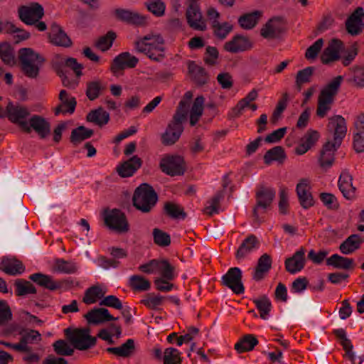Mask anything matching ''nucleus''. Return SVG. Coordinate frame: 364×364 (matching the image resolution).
I'll return each mask as SVG.
<instances>
[{
    "label": "nucleus",
    "mask_w": 364,
    "mask_h": 364,
    "mask_svg": "<svg viewBox=\"0 0 364 364\" xmlns=\"http://www.w3.org/2000/svg\"><path fill=\"white\" fill-rule=\"evenodd\" d=\"M328 130L333 134V139L328 140L320 151L318 163L323 169L331 168L335 161V153L341 146L347 133L345 119L341 115L329 118Z\"/></svg>",
    "instance_id": "f257e3e1"
},
{
    "label": "nucleus",
    "mask_w": 364,
    "mask_h": 364,
    "mask_svg": "<svg viewBox=\"0 0 364 364\" xmlns=\"http://www.w3.org/2000/svg\"><path fill=\"white\" fill-rule=\"evenodd\" d=\"M52 67L61 78L62 83L65 87L73 89L77 86L78 81L72 79L68 71V69L72 70L77 77L82 75L83 66L77 61L76 58L57 55L52 61Z\"/></svg>",
    "instance_id": "f03ea898"
},
{
    "label": "nucleus",
    "mask_w": 364,
    "mask_h": 364,
    "mask_svg": "<svg viewBox=\"0 0 364 364\" xmlns=\"http://www.w3.org/2000/svg\"><path fill=\"white\" fill-rule=\"evenodd\" d=\"M187 103L181 100L173 116L172 119L168 123L167 127L161 135V144L164 146H172L180 139L183 132V123L187 118Z\"/></svg>",
    "instance_id": "7ed1b4c3"
},
{
    "label": "nucleus",
    "mask_w": 364,
    "mask_h": 364,
    "mask_svg": "<svg viewBox=\"0 0 364 364\" xmlns=\"http://www.w3.org/2000/svg\"><path fill=\"white\" fill-rule=\"evenodd\" d=\"M139 53H145L151 60L156 62L165 58L164 40L161 35L146 36L134 43Z\"/></svg>",
    "instance_id": "20e7f679"
},
{
    "label": "nucleus",
    "mask_w": 364,
    "mask_h": 364,
    "mask_svg": "<svg viewBox=\"0 0 364 364\" xmlns=\"http://www.w3.org/2000/svg\"><path fill=\"white\" fill-rule=\"evenodd\" d=\"M158 195L151 186L142 183L137 187L132 196L134 207L143 213H148L155 207Z\"/></svg>",
    "instance_id": "39448f33"
},
{
    "label": "nucleus",
    "mask_w": 364,
    "mask_h": 364,
    "mask_svg": "<svg viewBox=\"0 0 364 364\" xmlns=\"http://www.w3.org/2000/svg\"><path fill=\"white\" fill-rule=\"evenodd\" d=\"M343 79L341 75L334 77L321 90L316 109V114L320 118L324 117L331 109Z\"/></svg>",
    "instance_id": "423d86ee"
},
{
    "label": "nucleus",
    "mask_w": 364,
    "mask_h": 364,
    "mask_svg": "<svg viewBox=\"0 0 364 364\" xmlns=\"http://www.w3.org/2000/svg\"><path fill=\"white\" fill-rule=\"evenodd\" d=\"M18 58L23 74L28 77L36 78L40 67L45 60L44 58L29 48H21L18 51Z\"/></svg>",
    "instance_id": "0eeeda50"
},
{
    "label": "nucleus",
    "mask_w": 364,
    "mask_h": 364,
    "mask_svg": "<svg viewBox=\"0 0 364 364\" xmlns=\"http://www.w3.org/2000/svg\"><path fill=\"white\" fill-rule=\"evenodd\" d=\"M64 334L73 348L80 350H86L96 344L97 339L90 335L89 328H67Z\"/></svg>",
    "instance_id": "6e6552de"
},
{
    "label": "nucleus",
    "mask_w": 364,
    "mask_h": 364,
    "mask_svg": "<svg viewBox=\"0 0 364 364\" xmlns=\"http://www.w3.org/2000/svg\"><path fill=\"white\" fill-rule=\"evenodd\" d=\"M276 192L275 190L270 187H267L260 185L256 191V204L253 208L252 215L255 220L258 223H260L259 217V210H262V213H265L266 210L271 206L274 198Z\"/></svg>",
    "instance_id": "1a4fd4ad"
},
{
    "label": "nucleus",
    "mask_w": 364,
    "mask_h": 364,
    "mask_svg": "<svg viewBox=\"0 0 364 364\" xmlns=\"http://www.w3.org/2000/svg\"><path fill=\"white\" fill-rule=\"evenodd\" d=\"M159 168L168 176H182L186 171V163L181 156L165 155L160 161Z\"/></svg>",
    "instance_id": "9d476101"
},
{
    "label": "nucleus",
    "mask_w": 364,
    "mask_h": 364,
    "mask_svg": "<svg viewBox=\"0 0 364 364\" xmlns=\"http://www.w3.org/2000/svg\"><path fill=\"white\" fill-rule=\"evenodd\" d=\"M104 222L109 229L117 233H126L129 230V225L125 214L118 209L105 211Z\"/></svg>",
    "instance_id": "9b49d317"
},
{
    "label": "nucleus",
    "mask_w": 364,
    "mask_h": 364,
    "mask_svg": "<svg viewBox=\"0 0 364 364\" xmlns=\"http://www.w3.org/2000/svg\"><path fill=\"white\" fill-rule=\"evenodd\" d=\"M50 123L43 116L32 115L22 129L26 133L34 131L41 139L47 138L50 134Z\"/></svg>",
    "instance_id": "f8f14e48"
},
{
    "label": "nucleus",
    "mask_w": 364,
    "mask_h": 364,
    "mask_svg": "<svg viewBox=\"0 0 364 364\" xmlns=\"http://www.w3.org/2000/svg\"><path fill=\"white\" fill-rule=\"evenodd\" d=\"M6 116L9 120L17 124L22 130L24 124H26V119L31 115L29 109L18 102L14 103L9 102L6 107Z\"/></svg>",
    "instance_id": "ddd939ff"
},
{
    "label": "nucleus",
    "mask_w": 364,
    "mask_h": 364,
    "mask_svg": "<svg viewBox=\"0 0 364 364\" xmlns=\"http://www.w3.org/2000/svg\"><path fill=\"white\" fill-rule=\"evenodd\" d=\"M44 15L43 6L38 3H31L29 6H21L18 9L20 19L28 25H33Z\"/></svg>",
    "instance_id": "4468645a"
},
{
    "label": "nucleus",
    "mask_w": 364,
    "mask_h": 364,
    "mask_svg": "<svg viewBox=\"0 0 364 364\" xmlns=\"http://www.w3.org/2000/svg\"><path fill=\"white\" fill-rule=\"evenodd\" d=\"M242 271L238 267H231L222 277V284L230 289L235 294H241L245 291L242 282Z\"/></svg>",
    "instance_id": "2eb2a0df"
},
{
    "label": "nucleus",
    "mask_w": 364,
    "mask_h": 364,
    "mask_svg": "<svg viewBox=\"0 0 364 364\" xmlns=\"http://www.w3.org/2000/svg\"><path fill=\"white\" fill-rule=\"evenodd\" d=\"M286 31V23L282 17L270 18L261 28L260 34L266 39L279 38Z\"/></svg>",
    "instance_id": "dca6fc26"
},
{
    "label": "nucleus",
    "mask_w": 364,
    "mask_h": 364,
    "mask_svg": "<svg viewBox=\"0 0 364 364\" xmlns=\"http://www.w3.org/2000/svg\"><path fill=\"white\" fill-rule=\"evenodd\" d=\"M253 48V42L251 39L244 35H235L230 41L223 45V50L230 53H242Z\"/></svg>",
    "instance_id": "f3484780"
},
{
    "label": "nucleus",
    "mask_w": 364,
    "mask_h": 364,
    "mask_svg": "<svg viewBox=\"0 0 364 364\" xmlns=\"http://www.w3.org/2000/svg\"><path fill=\"white\" fill-rule=\"evenodd\" d=\"M187 23L195 31H205L207 24L198 4H188L186 11Z\"/></svg>",
    "instance_id": "a211bd4d"
},
{
    "label": "nucleus",
    "mask_w": 364,
    "mask_h": 364,
    "mask_svg": "<svg viewBox=\"0 0 364 364\" xmlns=\"http://www.w3.org/2000/svg\"><path fill=\"white\" fill-rule=\"evenodd\" d=\"M311 189L310 181L307 178L300 179L296 185V195L299 204L304 209H309L315 204Z\"/></svg>",
    "instance_id": "6ab92c4d"
},
{
    "label": "nucleus",
    "mask_w": 364,
    "mask_h": 364,
    "mask_svg": "<svg viewBox=\"0 0 364 364\" xmlns=\"http://www.w3.org/2000/svg\"><path fill=\"white\" fill-rule=\"evenodd\" d=\"M139 59L128 52H124L116 56L112 63L110 70L117 74L126 68H134L136 66Z\"/></svg>",
    "instance_id": "aec40b11"
},
{
    "label": "nucleus",
    "mask_w": 364,
    "mask_h": 364,
    "mask_svg": "<svg viewBox=\"0 0 364 364\" xmlns=\"http://www.w3.org/2000/svg\"><path fill=\"white\" fill-rule=\"evenodd\" d=\"M346 30L351 35H358L364 27V11L358 7L346 21Z\"/></svg>",
    "instance_id": "412c9836"
},
{
    "label": "nucleus",
    "mask_w": 364,
    "mask_h": 364,
    "mask_svg": "<svg viewBox=\"0 0 364 364\" xmlns=\"http://www.w3.org/2000/svg\"><path fill=\"white\" fill-rule=\"evenodd\" d=\"M353 147L357 153L364 151V114H360L354 122Z\"/></svg>",
    "instance_id": "4be33fe9"
},
{
    "label": "nucleus",
    "mask_w": 364,
    "mask_h": 364,
    "mask_svg": "<svg viewBox=\"0 0 364 364\" xmlns=\"http://www.w3.org/2000/svg\"><path fill=\"white\" fill-rule=\"evenodd\" d=\"M117 19L129 24L136 26H145L147 23V18L145 16L124 9H117L114 11Z\"/></svg>",
    "instance_id": "5701e85b"
},
{
    "label": "nucleus",
    "mask_w": 364,
    "mask_h": 364,
    "mask_svg": "<svg viewBox=\"0 0 364 364\" xmlns=\"http://www.w3.org/2000/svg\"><path fill=\"white\" fill-rule=\"evenodd\" d=\"M0 270L6 274L16 276L23 273L26 267L21 261L16 257H4L0 262Z\"/></svg>",
    "instance_id": "b1692460"
},
{
    "label": "nucleus",
    "mask_w": 364,
    "mask_h": 364,
    "mask_svg": "<svg viewBox=\"0 0 364 364\" xmlns=\"http://www.w3.org/2000/svg\"><path fill=\"white\" fill-rule=\"evenodd\" d=\"M85 318L88 323L94 325L118 319L117 317L112 316L108 309L105 308H95L88 311L85 315Z\"/></svg>",
    "instance_id": "393cba45"
},
{
    "label": "nucleus",
    "mask_w": 364,
    "mask_h": 364,
    "mask_svg": "<svg viewBox=\"0 0 364 364\" xmlns=\"http://www.w3.org/2000/svg\"><path fill=\"white\" fill-rule=\"evenodd\" d=\"M305 250L301 247L291 257L286 259V270L290 274H295L302 270L305 266Z\"/></svg>",
    "instance_id": "a878e982"
},
{
    "label": "nucleus",
    "mask_w": 364,
    "mask_h": 364,
    "mask_svg": "<svg viewBox=\"0 0 364 364\" xmlns=\"http://www.w3.org/2000/svg\"><path fill=\"white\" fill-rule=\"evenodd\" d=\"M49 38L53 44L58 46L69 48L73 44L69 36L65 33L63 28L55 23L51 25Z\"/></svg>",
    "instance_id": "bb28decb"
},
{
    "label": "nucleus",
    "mask_w": 364,
    "mask_h": 364,
    "mask_svg": "<svg viewBox=\"0 0 364 364\" xmlns=\"http://www.w3.org/2000/svg\"><path fill=\"white\" fill-rule=\"evenodd\" d=\"M141 164L142 160L139 156H134L118 165L117 172L122 178L130 177L141 166Z\"/></svg>",
    "instance_id": "cd10ccee"
},
{
    "label": "nucleus",
    "mask_w": 364,
    "mask_h": 364,
    "mask_svg": "<svg viewBox=\"0 0 364 364\" xmlns=\"http://www.w3.org/2000/svg\"><path fill=\"white\" fill-rule=\"evenodd\" d=\"M319 133L313 129H309L301 139L300 144L295 148V153L302 155L314 146L319 139Z\"/></svg>",
    "instance_id": "c85d7f7f"
},
{
    "label": "nucleus",
    "mask_w": 364,
    "mask_h": 364,
    "mask_svg": "<svg viewBox=\"0 0 364 364\" xmlns=\"http://www.w3.org/2000/svg\"><path fill=\"white\" fill-rule=\"evenodd\" d=\"M272 259L271 256L267 253L263 254L258 259L252 275L253 279L257 282L262 280L272 268Z\"/></svg>",
    "instance_id": "c756f323"
},
{
    "label": "nucleus",
    "mask_w": 364,
    "mask_h": 364,
    "mask_svg": "<svg viewBox=\"0 0 364 364\" xmlns=\"http://www.w3.org/2000/svg\"><path fill=\"white\" fill-rule=\"evenodd\" d=\"M60 104L55 108V114H73L75 112L77 102L75 97H69L68 92L62 90L59 94Z\"/></svg>",
    "instance_id": "7c9ffc66"
},
{
    "label": "nucleus",
    "mask_w": 364,
    "mask_h": 364,
    "mask_svg": "<svg viewBox=\"0 0 364 364\" xmlns=\"http://www.w3.org/2000/svg\"><path fill=\"white\" fill-rule=\"evenodd\" d=\"M343 46L341 41L333 39L327 48H325L321 56V62L323 64H328L340 58L339 51Z\"/></svg>",
    "instance_id": "2f4dec72"
},
{
    "label": "nucleus",
    "mask_w": 364,
    "mask_h": 364,
    "mask_svg": "<svg viewBox=\"0 0 364 364\" xmlns=\"http://www.w3.org/2000/svg\"><path fill=\"white\" fill-rule=\"evenodd\" d=\"M259 246V241L255 235H250L241 243L237 249L235 257L242 259Z\"/></svg>",
    "instance_id": "473e14b6"
},
{
    "label": "nucleus",
    "mask_w": 364,
    "mask_h": 364,
    "mask_svg": "<svg viewBox=\"0 0 364 364\" xmlns=\"http://www.w3.org/2000/svg\"><path fill=\"white\" fill-rule=\"evenodd\" d=\"M21 338L19 344L23 347L21 351H29L31 347L28 344L38 343L41 341V334L36 330L23 329L20 331Z\"/></svg>",
    "instance_id": "72a5a7b5"
},
{
    "label": "nucleus",
    "mask_w": 364,
    "mask_h": 364,
    "mask_svg": "<svg viewBox=\"0 0 364 364\" xmlns=\"http://www.w3.org/2000/svg\"><path fill=\"white\" fill-rule=\"evenodd\" d=\"M29 279L35 282L38 286L50 291H55L61 287V284L58 282L54 281L51 276L40 272L31 274L29 276Z\"/></svg>",
    "instance_id": "f704fd0d"
},
{
    "label": "nucleus",
    "mask_w": 364,
    "mask_h": 364,
    "mask_svg": "<svg viewBox=\"0 0 364 364\" xmlns=\"http://www.w3.org/2000/svg\"><path fill=\"white\" fill-rule=\"evenodd\" d=\"M338 187L346 198L352 199L354 198L355 188L353 186V177L349 173H341L338 179Z\"/></svg>",
    "instance_id": "c9c22d12"
},
{
    "label": "nucleus",
    "mask_w": 364,
    "mask_h": 364,
    "mask_svg": "<svg viewBox=\"0 0 364 364\" xmlns=\"http://www.w3.org/2000/svg\"><path fill=\"white\" fill-rule=\"evenodd\" d=\"M107 351L118 357L129 358L136 351L135 342L133 339L129 338L119 347L107 348Z\"/></svg>",
    "instance_id": "e433bc0d"
},
{
    "label": "nucleus",
    "mask_w": 364,
    "mask_h": 364,
    "mask_svg": "<svg viewBox=\"0 0 364 364\" xmlns=\"http://www.w3.org/2000/svg\"><path fill=\"white\" fill-rule=\"evenodd\" d=\"M188 68L192 79L197 85H203L208 82V75L203 67L197 65L194 61H190Z\"/></svg>",
    "instance_id": "4c0bfd02"
},
{
    "label": "nucleus",
    "mask_w": 364,
    "mask_h": 364,
    "mask_svg": "<svg viewBox=\"0 0 364 364\" xmlns=\"http://www.w3.org/2000/svg\"><path fill=\"white\" fill-rule=\"evenodd\" d=\"M87 122H92L95 124L102 127L106 125L109 119V114L102 107H100L95 109L91 110L86 117Z\"/></svg>",
    "instance_id": "58836bf2"
},
{
    "label": "nucleus",
    "mask_w": 364,
    "mask_h": 364,
    "mask_svg": "<svg viewBox=\"0 0 364 364\" xmlns=\"http://www.w3.org/2000/svg\"><path fill=\"white\" fill-rule=\"evenodd\" d=\"M363 240L358 235L353 234L340 245L339 250L344 255H350L358 250Z\"/></svg>",
    "instance_id": "ea45409f"
},
{
    "label": "nucleus",
    "mask_w": 364,
    "mask_h": 364,
    "mask_svg": "<svg viewBox=\"0 0 364 364\" xmlns=\"http://www.w3.org/2000/svg\"><path fill=\"white\" fill-rule=\"evenodd\" d=\"M326 264L336 269H350L354 268V260L334 254L326 259Z\"/></svg>",
    "instance_id": "a19ab883"
},
{
    "label": "nucleus",
    "mask_w": 364,
    "mask_h": 364,
    "mask_svg": "<svg viewBox=\"0 0 364 364\" xmlns=\"http://www.w3.org/2000/svg\"><path fill=\"white\" fill-rule=\"evenodd\" d=\"M262 16V11H254L241 16L238 18V23L242 28L250 30L257 24Z\"/></svg>",
    "instance_id": "79ce46f5"
},
{
    "label": "nucleus",
    "mask_w": 364,
    "mask_h": 364,
    "mask_svg": "<svg viewBox=\"0 0 364 364\" xmlns=\"http://www.w3.org/2000/svg\"><path fill=\"white\" fill-rule=\"evenodd\" d=\"M258 344V340L252 334L245 335L235 344V349L238 353L250 351Z\"/></svg>",
    "instance_id": "37998d69"
},
{
    "label": "nucleus",
    "mask_w": 364,
    "mask_h": 364,
    "mask_svg": "<svg viewBox=\"0 0 364 364\" xmlns=\"http://www.w3.org/2000/svg\"><path fill=\"white\" fill-rule=\"evenodd\" d=\"M258 96L256 90H251L245 97L240 100L237 104L232 109L231 116L232 117H240L243 110L250 105V103L257 99Z\"/></svg>",
    "instance_id": "c03bdc74"
},
{
    "label": "nucleus",
    "mask_w": 364,
    "mask_h": 364,
    "mask_svg": "<svg viewBox=\"0 0 364 364\" xmlns=\"http://www.w3.org/2000/svg\"><path fill=\"white\" fill-rule=\"evenodd\" d=\"M93 134L94 131L92 129H87L84 126H79L72 130L70 138V142L76 146L82 141L90 138Z\"/></svg>",
    "instance_id": "a18cd8bd"
},
{
    "label": "nucleus",
    "mask_w": 364,
    "mask_h": 364,
    "mask_svg": "<svg viewBox=\"0 0 364 364\" xmlns=\"http://www.w3.org/2000/svg\"><path fill=\"white\" fill-rule=\"evenodd\" d=\"M106 90V84L102 80H93L87 83L86 96L93 101L98 98L100 95Z\"/></svg>",
    "instance_id": "49530a36"
},
{
    "label": "nucleus",
    "mask_w": 364,
    "mask_h": 364,
    "mask_svg": "<svg viewBox=\"0 0 364 364\" xmlns=\"http://www.w3.org/2000/svg\"><path fill=\"white\" fill-rule=\"evenodd\" d=\"M211 27L214 36L220 41L225 39L233 29V26L229 22L220 23L216 21L211 22Z\"/></svg>",
    "instance_id": "de8ad7c7"
},
{
    "label": "nucleus",
    "mask_w": 364,
    "mask_h": 364,
    "mask_svg": "<svg viewBox=\"0 0 364 364\" xmlns=\"http://www.w3.org/2000/svg\"><path fill=\"white\" fill-rule=\"evenodd\" d=\"M287 156L284 149L281 146H277L268 150L264 156V161L265 164H270L272 161H278L283 163Z\"/></svg>",
    "instance_id": "09e8293b"
},
{
    "label": "nucleus",
    "mask_w": 364,
    "mask_h": 364,
    "mask_svg": "<svg viewBox=\"0 0 364 364\" xmlns=\"http://www.w3.org/2000/svg\"><path fill=\"white\" fill-rule=\"evenodd\" d=\"M0 58L5 65L11 67L16 63L14 48L7 42L0 43Z\"/></svg>",
    "instance_id": "8fccbe9b"
},
{
    "label": "nucleus",
    "mask_w": 364,
    "mask_h": 364,
    "mask_svg": "<svg viewBox=\"0 0 364 364\" xmlns=\"http://www.w3.org/2000/svg\"><path fill=\"white\" fill-rule=\"evenodd\" d=\"M205 98L198 96L193 104L190 113V124L194 126L199 121L203 114Z\"/></svg>",
    "instance_id": "3c124183"
},
{
    "label": "nucleus",
    "mask_w": 364,
    "mask_h": 364,
    "mask_svg": "<svg viewBox=\"0 0 364 364\" xmlns=\"http://www.w3.org/2000/svg\"><path fill=\"white\" fill-rule=\"evenodd\" d=\"M164 210L165 213L171 218L185 219L186 218V213L183 207L178 204L167 202L164 204Z\"/></svg>",
    "instance_id": "603ef678"
},
{
    "label": "nucleus",
    "mask_w": 364,
    "mask_h": 364,
    "mask_svg": "<svg viewBox=\"0 0 364 364\" xmlns=\"http://www.w3.org/2000/svg\"><path fill=\"white\" fill-rule=\"evenodd\" d=\"M14 286L16 287V294L19 296L36 293V289L33 284L23 279H16Z\"/></svg>",
    "instance_id": "864d4df0"
},
{
    "label": "nucleus",
    "mask_w": 364,
    "mask_h": 364,
    "mask_svg": "<svg viewBox=\"0 0 364 364\" xmlns=\"http://www.w3.org/2000/svg\"><path fill=\"white\" fill-rule=\"evenodd\" d=\"M105 292L99 286H92L88 288L85 293L82 301L86 304L95 303L98 299L104 297Z\"/></svg>",
    "instance_id": "5fc2aeb1"
},
{
    "label": "nucleus",
    "mask_w": 364,
    "mask_h": 364,
    "mask_svg": "<svg viewBox=\"0 0 364 364\" xmlns=\"http://www.w3.org/2000/svg\"><path fill=\"white\" fill-rule=\"evenodd\" d=\"M54 269L56 272L65 274H73L77 270L76 264L72 261L63 259H56L54 261Z\"/></svg>",
    "instance_id": "6e6d98bb"
},
{
    "label": "nucleus",
    "mask_w": 364,
    "mask_h": 364,
    "mask_svg": "<svg viewBox=\"0 0 364 364\" xmlns=\"http://www.w3.org/2000/svg\"><path fill=\"white\" fill-rule=\"evenodd\" d=\"M129 286L135 291H145L150 289V282L139 275H133L129 278Z\"/></svg>",
    "instance_id": "4d7b16f0"
},
{
    "label": "nucleus",
    "mask_w": 364,
    "mask_h": 364,
    "mask_svg": "<svg viewBox=\"0 0 364 364\" xmlns=\"http://www.w3.org/2000/svg\"><path fill=\"white\" fill-rule=\"evenodd\" d=\"M253 302L259 311L260 317L262 319H267L272 307V304L269 298L264 295L258 299H254Z\"/></svg>",
    "instance_id": "13d9d810"
},
{
    "label": "nucleus",
    "mask_w": 364,
    "mask_h": 364,
    "mask_svg": "<svg viewBox=\"0 0 364 364\" xmlns=\"http://www.w3.org/2000/svg\"><path fill=\"white\" fill-rule=\"evenodd\" d=\"M55 353L61 356H70L74 353V348L68 343V341L60 339L53 344Z\"/></svg>",
    "instance_id": "bf43d9fd"
},
{
    "label": "nucleus",
    "mask_w": 364,
    "mask_h": 364,
    "mask_svg": "<svg viewBox=\"0 0 364 364\" xmlns=\"http://www.w3.org/2000/svg\"><path fill=\"white\" fill-rule=\"evenodd\" d=\"M314 71V67H307L298 71L296 76V87L299 91L301 90L302 85L309 82Z\"/></svg>",
    "instance_id": "052dcab7"
},
{
    "label": "nucleus",
    "mask_w": 364,
    "mask_h": 364,
    "mask_svg": "<svg viewBox=\"0 0 364 364\" xmlns=\"http://www.w3.org/2000/svg\"><path fill=\"white\" fill-rule=\"evenodd\" d=\"M164 364H181L182 358L179 350L174 348H167L164 352Z\"/></svg>",
    "instance_id": "680f3d73"
},
{
    "label": "nucleus",
    "mask_w": 364,
    "mask_h": 364,
    "mask_svg": "<svg viewBox=\"0 0 364 364\" xmlns=\"http://www.w3.org/2000/svg\"><path fill=\"white\" fill-rule=\"evenodd\" d=\"M117 37L114 31H108L106 35L100 37L95 43V46L102 51L109 50Z\"/></svg>",
    "instance_id": "e2e57ef3"
},
{
    "label": "nucleus",
    "mask_w": 364,
    "mask_h": 364,
    "mask_svg": "<svg viewBox=\"0 0 364 364\" xmlns=\"http://www.w3.org/2000/svg\"><path fill=\"white\" fill-rule=\"evenodd\" d=\"M157 272L166 280H172L174 278V267L167 260H158Z\"/></svg>",
    "instance_id": "0e129e2a"
},
{
    "label": "nucleus",
    "mask_w": 364,
    "mask_h": 364,
    "mask_svg": "<svg viewBox=\"0 0 364 364\" xmlns=\"http://www.w3.org/2000/svg\"><path fill=\"white\" fill-rule=\"evenodd\" d=\"M5 32L14 33V38L16 39V42L18 43L21 41H25L29 38L30 33L23 29L18 28L12 23L6 22L4 25Z\"/></svg>",
    "instance_id": "69168bd1"
},
{
    "label": "nucleus",
    "mask_w": 364,
    "mask_h": 364,
    "mask_svg": "<svg viewBox=\"0 0 364 364\" xmlns=\"http://www.w3.org/2000/svg\"><path fill=\"white\" fill-rule=\"evenodd\" d=\"M223 191H218L208 202L209 205L205 208L204 213L211 216L213 213H218L220 200L223 198Z\"/></svg>",
    "instance_id": "338daca9"
},
{
    "label": "nucleus",
    "mask_w": 364,
    "mask_h": 364,
    "mask_svg": "<svg viewBox=\"0 0 364 364\" xmlns=\"http://www.w3.org/2000/svg\"><path fill=\"white\" fill-rule=\"evenodd\" d=\"M153 238L154 243L160 247H167L171 244L170 235L159 228L153 230Z\"/></svg>",
    "instance_id": "774afa93"
}]
</instances>
